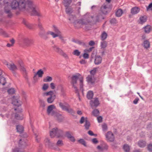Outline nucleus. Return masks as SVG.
<instances>
[{
  "instance_id": "f257e3e1",
  "label": "nucleus",
  "mask_w": 152,
  "mask_h": 152,
  "mask_svg": "<svg viewBox=\"0 0 152 152\" xmlns=\"http://www.w3.org/2000/svg\"><path fill=\"white\" fill-rule=\"evenodd\" d=\"M27 0H14L10 4V6L12 10L17 9L20 10H25L27 7Z\"/></svg>"
},
{
  "instance_id": "f03ea898",
  "label": "nucleus",
  "mask_w": 152,
  "mask_h": 152,
  "mask_svg": "<svg viewBox=\"0 0 152 152\" xmlns=\"http://www.w3.org/2000/svg\"><path fill=\"white\" fill-rule=\"evenodd\" d=\"M81 75L78 73L76 74L75 75H73L71 77V83L72 86L75 90L77 89L76 84L77 83V80L79 79L80 81V90H83V80L82 77H80Z\"/></svg>"
},
{
  "instance_id": "7ed1b4c3",
  "label": "nucleus",
  "mask_w": 152,
  "mask_h": 152,
  "mask_svg": "<svg viewBox=\"0 0 152 152\" xmlns=\"http://www.w3.org/2000/svg\"><path fill=\"white\" fill-rule=\"evenodd\" d=\"M27 7L28 8H26V10H26L28 12L29 11V9L31 10H32L31 14V15L37 16H42L39 11L38 8L32 7V1L27 0Z\"/></svg>"
},
{
  "instance_id": "20e7f679",
  "label": "nucleus",
  "mask_w": 152,
  "mask_h": 152,
  "mask_svg": "<svg viewBox=\"0 0 152 152\" xmlns=\"http://www.w3.org/2000/svg\"><path fill=\"white\" fill-rule=\"evenodd\" d=\"M89 18H85L76 20L73 22V23L75 28L76 29H78L81 27L83 25H87L90 22V20L89 19Z\"/></svg>"
},
{
  "instance_id": "39448f33",
  "label": "nucleus",
  "mask_w": 152,
  "mask_h": 152,
  "mask_svg": "<svg viewBox=\"0 0 152 152\" xmlns=\"http://www.w3.org/2000/svg\"><path fill=\"white\" fill-rule=\"evenodd\" d=\"M38 26L40 29L39 35L41 38L45 40H47L48 38L47 35L48 34L51 35V34L50 33V32H53L50 31H48L47 32H46L42 26V24L40 22L39 19H38Z\"/></svg>"
},
{
  "instance_id": "423d86ee",
  "label": "nucleus",
  "mask_w": 152,
  "mask_h": 152,
  "mask_svg": "<svg viewBox=\"0 0 152 152\" xmlns=\"http://www.w3.org/2000/svg\"><path fill=\"white\" fill-rule=\"evenodd\" d=\"M63 134V131L58 129L57 128L53 129L50 132V136L52 138L54 137L55 136H56L57 137H62Z\"/></svg>"
},
{
  "instance_id": "0eeeda50",
  "label": "nucleus",
  "mask_w": 152,
  "mask_h": 152,
  "mask_svg": "<svg viewBox=\"0 0 152 152\" xmlns=\"http://www.w3.org/2000/svg\"><path fill=\"white\" fill-rule=\"evenodd\" d=\"M55 108V106L53 104L48 106L47 110V113L48 115H51L52 116H54L56 114L57 112L53 110Z\"/></svg>"
},
{
  "instance_id": "6e6552de",
  "label": "nucleus",
  "mask_w": 152,
  "mask_h": 152,
  "mask_svg": "<svg viewBox=\"0 0 152 152\" xmlns=\"http://www.w3.org/2000/svg\"><path fill=\"white\" fill-rule=\"evenodd\" d=\"M8 68L12 71L14 75L16 74L15 71L18 69L17 66L13 63L11 64L7 62L6 64Z\"/></svg>"
},
{
  "instance_id": "1a4fd4ad",
  "label": "nucleus",
  "mask_w": 152,
  "mask_h": 152,
  "mask_svg": "<svg viewBox=\"0 0 152 152\" xmlns=\"http://www.w3.org/2000/svg\"><path fill=\"white\" fill-rule=\"evenodd\" d=\"M107 140L110 142H113L115 140V137L113 133L110 131L107 132L106 135Z\"/></svg>"
},
{
  "instance_id": "9d476101",
  "label": "nucleus",
  "mask_w": 152,
  "mask_h": 152,
  "mask_svg": "<svg viewBox=\"0 0 152 152\" xmlns=\"http://www.w3.org/2000/svg\"><path fill=\"white\" fill-rule=\"evenodd\" d=\"M90 104L92 107H96L98 106L100 103L98 98H96L94 99V100H91Z\"/></svg>"
},
{
  "instance_id": "9b49d317",
  "label": "nucleus",
  "mask_w": 152,
  "mask_h": 152,
  "mask_svg": "<svg viewBox=\"0 0 152 152\" xmlns=\"http://www.w3.org/2000/svg\"><path fill=\"white\" fill-rule=\"evenodd\" d=\"M23 42L24 44L27 46L32 45L34 42L32 39L27 38H24L23 39Z\"/></svg>"
},
{
  "instance_id": "f8f14e48",
  "label": "nucleus",
  "mask_w": 152,
  "mask_h": 152,
  "mask_svg": "<svg viewBox=\"0 0 152 152\" xmlns=\"http://www.w3.org/2000/svg\"><path fill=\"white\" fill-rule=\"evenodd\" d=\"M50 33L51 34V35L52 36L53 38H55L57 37H58L61 40L62 42L64 44L66 43V39H64V37L61 34L60 35L54 34L53 32H50Z\"/></svg>"
},
{
  "instance_id": "ddd939ff",
  "label": "nucleus",
  "mask_w": 152,
  "mask_h": 152,
  "mask_svg": "<svg viewBox=\"0 0 152 152\" xmlns=\"http://www.w3.org/2000/svg\"><path fill=\"white\" fill-rule=\"evenodd\" d=\"M44 141L46 145L48 146L49 148L52 149H55V148L53 147L54 145V144L50 142L48 138H46L45 140Z\"/></svg>"
},
{
  "instance_id": "4468645a",
  "label": "nucleus",
  "mask_w": 152,
  "mask_h": 152,
  "mask_svg": "<svg viewBox=\"0 0 152 152\" xmlns=\"http://www.w3.org/2000/svg\"><path fill=\"white\" fill-rule=\"evenodd\" d=\"M22 112V110L15 114V118L18 120H22L23 119V115L21 113Z\"/></svg>"
},
{
  "instance_id": "2eb2a0df",
  "label": "nucleus",
  "mask_w": 152,
  "mask_h": 152,
  "mask_svg": "<svg viewBox=\"0 0 152 152\" xmlns=\"http://www.w3.org/2000/svg\"><path fill=\"white\" fill-rule=\"evenodd\" d=\"M102 60V58L99 55L96 56L94 63L96 65H99L101 63Z\"/></svg>"
},
{
  "instance_id": "dca6fc26",
  "label": "nucleus",
  "mask_w": 152,
  "mask_h": 152,
  "mask_svg": "<svg viewBox=\"0 0 152 152\" xmlns=\"http://www.w3.org/2000/svg\"><path fill=\"white\" fill-rule=\"evenodd\" d=\"M56 118V119L58 122L62 121L64 119V117L61 114L57 113L54 116Z\"/></svg>"
},
{
  "instance_id": "f3484780",
  "label": "nucleus",
  "mask_w": 152,
  "mask_h": 152,
  "mask_svg": "<svg viewBox=\"0 0 152 152\" xmlns=\"http://www.w3.org/2000/svg\"><path fill=\"white\" fill-rule=\"evenodd\" d=\"M59 105L60 107L63 110L65 111L67 108L69 107V105L67 103H65L64 104L61 102L59 103Z\"/></svg>"
},
{
  "instance_id": "a211bd4d",
  "label": "nucleus",
  "mask_w": 152,
  "mask_h": 152,
  "mask_svg": "<svg viewBox=\"0 0 152 152\" xmlns=\"http://www.w3.org/2000/svg\"><path fill=\"white\" fill-rule=\"evenodd\" d=\"M13 99L12 100V104L14 105L19 107L21 105L20 102L17 99L15 98V96H13Z\"/></svg>"
},
{
  "instance_id": "6ab92c4d",
  "label": "nucleus",
  "mask_w": 152,
  "mask_h": 152,
  "mask_svg": "<svg viewBox=\"0 0 152 152\" xmlns=\"http://www.w3.org/2000/svg\"><path fill=\"white\" fill-rule=\"evenodd\" d=\"M5 13L7 15V16L9 18H11L12 15L10 10L7 7H5L4 8Z\"/></svg>"
},
{
  "instance_id": "aec40b11",
  "label": "nucleus",
  "mask_w": 152,
  "mask_h": 152,
  "mask_svg": "<svg viewBox=\"0 0 152 152\" xmlns=\"http://www.w3.org/2000/svg\"><path fill=\"white\" fill-rule=\"evenodd\" d=\"M44 72L42 69H40L38 70L37 73L34 74V78L36 77L37 75H38V77L41 78L42 77Z\"/></svg>"
},
{
  "instance_id": "412c9836",
  "label": "nucleus",
  "mask_w": 152,
  "mask_h": 152,
  "mask_svg": "<svg viewBox=\"0 0 152 152\" xmlns=\"http://www.w3.org/2000/svg\"><path fill=\"white\" fill-rule=\"evenodd\" d=\"M52 48H53L54 50L57 53L60 55L63 50L60 48L58 47L57 45H54V46H52Z\"/></svg>"
},
{
  "instance_id": "4be33fe9",
  "label": "nucleus",
  "mask_w": 152,
  "mask_h": 152,
  "mask_svg": "<svg viewBox=\"0 0 152 152\" xmlns=\"http://www.w3.org/2000/svg\"><path fill=\"white\" fill-rule=\"evenodd\" d=\"M146 34L149 33L152 30V27L149 25H147L143 28Z\"/></svg>"
},
{
  "instance_id": "5701e85b",
  "label": "nucleus",
  "mask_w": 152,
  "mask_h": 152,
  "mask_svg": "<svg viewBox=\"0 0 152 152\" xmlns=\"http://www.w3.org/2000/svg\"><path fill=\"white\" fill-rule=\"evenodd\" d=\"M16 129L17 132L20 134L22 133L24 131V128L21 125H18L16 126Z\"/></svg>"
},
{
  "instance_id": "b1692460",
  "label": "nucleus",
  "mask_w": 152,
  "mask_h": 152,
  "mask_svg": "<svg viewBox=\"0 0 152 152\" xmlns=\"http://www.w3.org/2000/svg\"><path fill=\"white\" fill-rule=\"evenodd\" d=\"M140 9L137 7H134L131 10V12L132 14H135L137 13L140 11Z\"/></svg>"
},
{
  "instance_id": "393cba45",
  "label": "nucleus",
  "mask_w": 152,
  "mask_h": 152,
  "mask_svg": "<svg viewBox=\"0 0 152 152\" xmlns=\"http://www.w3.org/2000/svg\"><path fill=\"white\" fill-rule=\"evenodd\" d=\"M56 98V96L54 94L53 96H50L47 99V101L49 103H52Z\"/></svg>"
},
{
  "instance_id": "a878e982",
  "label": "nucleus",
  "mask_w": 152,
  "mask_h": 152,
  "mask_svg": "<svg viewBox=\"0 0 152 152\" xmlns=\"http://www.w3.org/2000/svg\"><path fill=\"white\" fill-rule=\"evenodd\" d=\"M138 145L140 147L143 148L145 146L146 142L142 140H140L138 142Z\"/></svg>"
},
{
  "instance_id": "bb28decb",
  "label": "nucleus",
  "mask_w": 152,
  "mask_h": 152,
  "mask_svg": "<svg viewBox=\"0 0 152 152\" xmlns=\"http://www.w3.org/2000/svg\"><path fill=\"white\" fill-rule=\"evenodd\" d=\"M123 149L124 152H130V147L126 144L124 145L123 147Z\"/></svg>"
},
{
  "instance_id": "cd10ccee",
  "label": "nucleus",
  "mask_w": 152,
  "mask_h": 152,
  "mask_svg": "<svg viewBox=\"0 0 152 152\" xmlns=\"http://www.w3.org/2000/svg\"><path fill=\"white\" fill-rule=\"evenodd\" d=\"M6 83V78L2 75H0V84L4 85Z\"/></svg>"
},
{
  "instance_id": "c85d7f7f",
  "label": "nucleus",
  "mask_w": 152,
  "mask_h": 152,
  "mask_svg": "<svg viewBox=\"0 0 152 152\" xmlns=\"http://www.w3.org/2000/svg\"><path fill=\"white\" fill-rule=\"evenodd\" d=\"M53 30L55 33L53 32V33L54 34L60 35L61 34V31L59 30L58 28L55 26L53 25Z\"/></svg>"
},
{
  "instance_id": "c756f323",
  "label": "nucleus",
  "mask_w": 152,
  "mask_h": 152,
  "mask_svg": "<svg viewBox=\"0 0 152 152\" xmlns=\"http://www.w3.org/2000/svg\"><path fill=\"white\" fill-rule=\"evenodd\" d=\"M139 20L140 21V23L141 24H142L146 22L147 20V17L145 15L139 18Z\"/></svg>"
},
{
  "instance_id": "7c9ffc66",
  "label": "nucleus",
  "mask_w": 152,
  "mask_h": 152,
  "mask_svg": "<svg viewBox=\"0 0 152 152\" xmlns=\"http://www.w3.org/2000/svg\"><path fill=\"white\" fill-rule=\"evenodd\" d=\"M72 0H64L63 4L65 7H68L71 3Z\"/></svg>"
},
{
  "instance_id": "2f4dec72",
  "label": "nucleus",
  "mask_w": 152,
  "mask_h": 152,
  "mask_svg": "<svg viewBox=\"0 0 152 152\" xmlns=\"http://www.w3.org/2000/svg\"><path fill=\"white\" fill-rule=\"evenodd\" d=\"M123 13V11L122 9H118L115 12V15L117 17H121Z\"/></svg>"
},
{
  "instance_id": "473e14b6",
  "label": "nucleus",
  "mask_w": 152,
  "mask_h": 152,
  "mask_svg": "<svg viewBox=\"0 0 152 152\" xmlns=\"http://www.w3.org/2000/svg\"><path fill=\"white\" fill-rule=\"evenodd\" d=\"M107 7L106 5L102 6L101 8V10L103 14H106L107 12Z\"/></svg>"
},
{
  "instance_id": "72a5a7b5",
  "label": "nucleus",
  "mask_w": 152,
  "mask_h": 152,
  "mask_svg": "<svg viewBox=\"0 0 152 152\" xmlns=\"http://www.w3.org/2000/svg\"><path fill=\"white\" fill-rule=\"evenodd\" d=\"M93 95L94 94L92 91H89L87 93V97L88 99H91L93 98Z\"/></svg>"
},
{
  "instance_id": "f704fd0d",
  "label": "nucleus",
  "mask_w": 152,
  "mask_h": 152,
  "mask_svg": "<svg viewBox=\"0 0 152 152\" xmlns=\"http://www.w3.org/2000/svg\"><path fill=\"white\" fill-rule=\"evenodd\" d=\"M23 23L26 26L29 28L31 29L32 28V25L28 23L26 20H24L23 21Z\"/></svg>"
},
{
  "instance_id": "c9c22d12",
  "label": "nucleus",
  "mask_w": 152,
  "mask_h": 152,
  "mask_svg": "<svg viewBox=\"0 0 152 152\" xmlns=\"http://www.w3.org/2000/svg\"><path fill=\"white\" fill-rule=\"evenodd\" d=\"M144 47L145 48L147 49L150 47V42L148 40H145L143 42Z\"/></svg>"
},
{
  "instance_id": "e433bc0d",
  "label": "nucleus",
  "mask_w": 152,
  "mask_h": 152,
  "mask_svg": "<svg viewBox=\"0 0 152 152\" xmlns=\"http://www.w3.org/2000/svg\"><path fill=\"white\" fill-rule=\"evenodd\" d=\"M20 70L22 71L23 74H26V72L25 68L23 66V64H20Z\"/></svg>"
},
{
  "instance_id": "4c0bfd02",
  "label": "nucleus",
  "mask_w": 152,
  "mask_h": 152,
  "mask_svg": "<svg viewBox=\"0 0 152 152\" xmlns=\"http://www.w3.org/2000/svg\"><path fill=\"white\" fill-rule=\"evenodd\" d=\"M92 113L94 116L96 117L99 115V112L98 109H95L92 112Z\"/></svg>"
},
{
  "instance_id": "58836bf2",
  "label": "nucleus",
  "mask_w": 152,
  "mask_h": 152,
  "mask_svg": "<svg viewBox=\"0 0 152 152\" xmlns=\"http://www.w3.org/2000/svg\"><path fill=\"white\" fill-rule=\"evenodd\" d=\"M107 42L106 41H103L101 42V48L104 49L107 46Z\"/></svg>"
},
{
  "instance_id": "ea45409f",
  "label": "nucleus",
  "mask_w": 152,
  "mask_h": 152,
  "mask_svg": "<svg viewBox=\"0 0 152 152\" xmlns=\"http://www.w3.org/2000/svg\"><path fill=\"white\" fill-rule=\"evenodd\" d=\"M87 118H86L85 120V123L84 125V126L86 129H88L89 128V126H90V124L89 121L87 120Z\"/></svg>"
},
{
  "instance_id": "a19ab883",
  "label": "nucleus",
  "mask_w": 152,
  "mask_h": 152,
  "mask_svg": "<svg viewBox=\"0 0 152 152\" xmlns=\"http://www.w3.org/2000/svg\"><path fill=\"white\" fill-rule=\"evenodd\" d=\"M52 79H53L52 77L49 76H47L46 78L43 79V81L45 82H49L52 81Z\"/></svg>"
},
{
  "instance_id": "79ce46f5",
  "label": "nucleus",
  "mask_w": 152,
  "mask_h": 152,
  "mask_svg": "<svg viewBox=\"0 0 152 152\" xmlns=\"http://www.w3.org/2000/svg\"><path fill=\"white\" fill-rule=\"evenodd\" d=\"M78 142L80 144L83 145L84 146H87L86 142L83 139H80L78 140Z\"/></svg>"
},
{
  "instance_id": "37998d69",
  "label": "nucleus",
  "mask_w": 152,
  "mask_h": 152,
  "mask_svg": "<svg viewBox=\"0 0 152 152\" xmlns=\"http://www.w3.org/2000/svg\"><path fill=\"white\" fill-rule=\"evenodd\" d=\"M107 34L105 32L101 34V39L102 41L105 40L107 37Z\"/></svg>"
},
{
  "instance_id": "c03bdc74",
  "label": "nucleus",
  "mask_w": 152,
  "mask_h": 152,
  "mask_svg": "<svg viewBox=\"0 0 152 152\" xmlns=\"http://www.w3.org/2000/svg\"><path fill=\"white\" fill-rule=\"evenodd\" d=\"M87 82L88 83H93L94 82L92 81V76L91 75H88L86 78Z\"/></svg>"
},
{
  "instance_id": "a18cd8bd",
  "label": "nucleus",
  "mask_w": 152,
  "mask_h": 152,
  "mask_svg": "<svg viewBox=\"0 0 152 152\" xmlns=\"http://www.w3.org/2000/svg\"><path fill=\"white\" fill-rule=\"evenodd\" d=\"M76 19L75 16L72 15H70V18H69V20L71 21V23H73Z\"/></svg>"
},
{
  "instance_id": "49530a36",
  "label": "nucleus",
  "mask_w": 152,
  "mask_h": 152,
  "mask_svg": "<svg viewBox=\"0 0 152 152\" xmlns=\"http://www.w3.org/2000/svg\"><path fill=\"white\" fill-rule=\"evenodd\" d=\"M72 41L74 42H75L79 44L80 45H82L83 46H85L86 45V43H85L81 41H74V40H72Z\"/></svg>"
},
{
  "instance_id": "de8ad7c7",
  "label": "nucleus",
  "mask_w": 152,
  "mask_h": 152,
  "mask_svg": "<svg viewBox=\"0 0 152 152\" xmlns=\"http://www.w3.org/2000/svg\"><path fill=\"white\" fill-rule=\"evenodd\" d=\"M44 95H45L46 96H53L54 95V93L53 91H50L49 92H47L46 93H45L44 94Z\"/></svg>"
},
{
  "instance_id": "09e8293b",
  "label": "nucleus",
  "mask_w": 152,
  "mask_h": 152,
  "mask_svg": "<svg viewBox=\"0 0 152 152\" xmlns=\"http://www.w3.org/2000/svg\"><path fill=\"white\" fill-rule=\"evenodd\" d=\"M73 54L77 56H80V52L78 50H75L72 53Z\"/></svg>"
},
{
  "instance_id": "8fccbe9b",
  "label": "nucleus",
  "mask_w": 152,
  "mask_h": 152,
  "mask_svg": "<svg viewBox=\"0 0 152 152\" xmlns=\"http://www.w3.org/2000/svg\"><path fill=\"white\" fill-rule=\"evenodd\" d=\"M66 12L67 14H70L72 12V8L66 7Z\"/></svg>"
},
{
  "instance_id": "3c124183",
  "label": "nucleus",
  "mask_w": 152,
  "mask_h": 152,
  "mask_svg": "<svg viewBox=\"0 0 152 152\" xmlns=\"http://www.w3.org/2000/svg\"><path fill=\"white\" fill-rule=\"evenodd\" d=\"M65 111H66L68 113H70L71 114L74 113V112L73 110L72 109L70 108L69 105V107L67 108Z\"/></svg>"
},
{
  "instance_id": "603ef678",
  "label": "nucleus",
  "mask_w": 152,
  "mask_h": 152,
  "mask_svg": "<svg viewBox=\"0 0 152 152\" xmlns=\"http://www.w3.org/2000/svg\"><path fill=\"white\" fill-rule=\"evenodd\" d=\"M97 68H94L93 69L90 71V73L93 76H94L96 73Z\"/></svg>"
},
{
  "instance_id": "864d4df0",
  "label": "nucleus",
  "mask_w": 152,
  "mask_h": 152,
  "mask_svg": "<svg viewBox=\"0 0 152 152\" xmlns=\"http://www.w3.org/2000/svg\"><path fill=\"white\" fill-rule=\"evenodd\" d=\"M7 92L9 94H13L15 92V90L13 88H11L7 90Z\"/></svg>"
},
{
  "instance_id": "5fc2aeb1",
  "label": "nucleus",
  "mask_w": 152,
  "mask_h": 152,
  "mask_svg": "<svg viewBox=\"0 0 152 152\" xmlns=\"http://www.w3.org/2000/svg\"><path fill=\"white\" fill-rule=\"evenodd\" d=\"M0 34L4 36L5 37H7L6 33L2 29H0Z\"/></svg>"
},
{
  "instance_id": "6e6d98bb",
  "label": "nucleus",
  "mask_w": 152,
  "mask_h": 152,
  "mask_svg": "<svg viewBox=\"0 0 152 152\" xmlns=\"http://www.w3.org/2000/svg\"><path fill=\"white\" fill-rule=\"evenodd\" d=\"M102 130L104 132H106L107 129V126L106 124H104L102 125Z\"/></svg>"
},
{
  "instance_id": "4d7b16f0",
  "label": "nucleus",
  "mask_w": 152,
  "mask_h": 152,
  "mask_svg": "<svg viewBox=\"0 0 152 152\" xmlns=\"http://www.w3.org/2000/svg\"><path fill=\"white\" fill-rule=\"evenodd\" d=\"M110 23L111 24H116L117 23V21L115 18H113L110 20Z\"/></svg>"
},
{
  "instance_id": "13d9d810",
  "label": "nucleus",
  "mask_w": 152,
  "mask_h": 152,
  "mask_svg": "<svg viewBox=\"0 0 152 152\" xmlns=\"http://www.w3.org/2000/svg\"><path fill=\"white\" fill-rule=\"evenodd\" d=\"M48 87L49 86L48 84H44L43 85L42 89L44 91H46L48 88Z\"/></svg>"
},
{
  "instance_id": "bf43d9fd",
  "label": "nucleus",
  "mask_w": 152,
  "mask_h": 152,
  "mask_svg": "<svg viewBox=\"0 0 152 152\" xmlns=\"http://www.w3.org/2000/svg\"><path fill=\"white\" fill-rule=\"evenodd\" d=\"M61 95L63 97H64L66 95V94L64 88H62L61 89Z\"/></svg>"
},
{
  "instance_id": "052dcab7",
  "label": "nucleus",
  "mask_w": 152,
  "mask_h": 152,
  "mask_svg": "<svg viewBox=\"0 0 152 152\" xmlns=\"http://www.w3.org/2000/svg\"><path fill=\"white\" fill-rule=\"evenodd\" d=\"M65 136L68 139L71 137L72 135L70 134V132L69 131L66 132L65 133Z\"/></svg>"
},
{
  "instance_id": "680f3d73",
  "label": "nucleus",
  "mask_w": 152,
  "mask_h": 152,
  "mask_svg": "<svg viewBox=\"0 0 152 152\" xmlns=\"http://www.w3.org/2000/svg\"><path fill=\"white\" fill-rule=\"evenodd\" d=\"M60 55H61L63 57H64L66 59L68 58V57L67 55L63 51V52H62L60 54Z\"/></svg>"
},
{
  "instance_id": "e2e57ef3",
  "label": "nucleus",
  "mask_w": 152,
  "mask_h": 152,
  "mask_svg": "<svg viewBox=\"0 0 152 152\" xmlns=\"http://www.w3.org/2000/svg\"><path fill=\"white\" fill-rule=\"evenodd\" d=\"M24 143H25V142H24L22 141L21 139H20L19 141V147L20 148L23 147L22 145Z\"/></svg>"
},
{
  "instance_id": "0e129e2a",
  "label": "nucleus",
  "mask_w": 152,
  "mask_h": 152,
  "mask_svg": "<svg viewBox=\"0 0 152 152\" xmlns=\"http://www.w3.org/2000/svg\"><path fill=\"white\" fill-rule=\"evenodd\" d=\"M63 145V141L61 140H58V141L56 145Z\"/></svg>"
},
{
  "instance_id": "69168bd1",
  "label": "nucleus",
  "mask_w": 152,
  "mask_h": 152,
  "mask_svg": "<svg viewBox=\"0 0 152 152\" xmlns=\"http://www.w3.org/2000/svg\"><path fill=\"white\" fill-rule=\"evenodd\" d=\"M148 149L150 152H152V144H149L148 145Z\"/></svg>"
},
{
  "instance_id": "338daca9",
  "label": "nucleus",
  "mask_w": 152,
  "mask_h": 152,
  "mask_svg": "<svg viewBox=\"0 0 152 152\" xmlns=\"http://www.w3.org/2000/svg\"><path fill=\"white\" fill-rule=\"evenodd\" d=\"M98 121L99 123H100L102 122V118L101 116H99L97 118Z\"/></svg>"
},
{
  "instance_id": "774afa93",
  "label": "nucleus",
  "mask_w": 152,
  "mask_h": 152,
  "mask_svg": "<svg viewBox=\"0 0 152 152\" xmlns=\"http://www.w3.org/2000/svg\"><path fill=\"white\" fill-rule=\"evenodd\" d=\"M83 56L85 59H88L89 57V55L88 53H84L83 55Z\"/></svg>"
}]
</instances>
